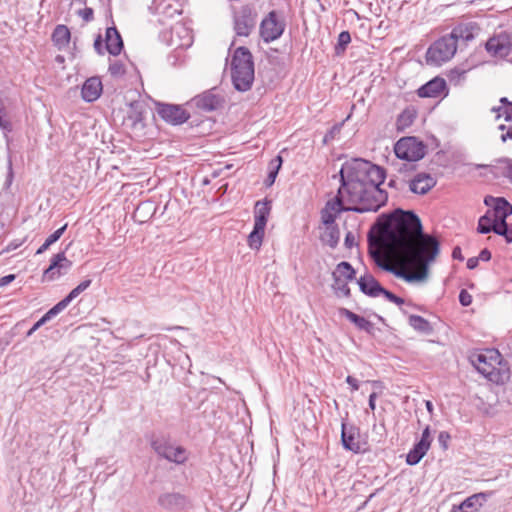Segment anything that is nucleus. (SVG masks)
Returning a JSON list of instances; mask_svg holds the SVG:
<instances>
[{"label": "nucleus", "mask_w": 512, "mask_h": 512, "mask_svg": "<svg viewBox=\"0 0 512 512\" xmlns=\"http://www.w3.org/2000/svg\"><path fill=\"white\" fill-rule=\"evenodd\" d=\"M379 224L386 245L413 271L383 262L379 251L370 249V255L376 264L408 283L425 282L429 276V267L440 252L439 241L423 232L421 220L413 211L396 209L383 216Z\"/></svg>", "instance_id": "f257e3e1"}, {"label": "nucleus", "mask_w": 512, "mask_h": 512, "mask_svg": "<svg viewBox=\"0 0 512 512\" xmlns=\"http://www.w3.org/2000/svg\"><path fill=\"white\" fill-rule=\"evenodd\" d=\"M339 174L341 186L335 202H328L321 212L326 227L335 226L336 214L341 211L375 212L387 202L388 194L380 187L386 178L384 168L355 158L346 161Z\"/></svg>", "instance_id": "f03ea898"}, {"label": "nucleus", "mask_w": 512, "mask_h": 512, "mask_svg": "<svg viewBox=\"0 0 512 512\" xmlns=\"http://www.w3.org/2000/svg\"><path fill=\"white\" fill-rule=\"evenodd\" d=\"M231 78L236 90L246 92L254 82V62L246 47H238L231 59Z\"/></svg>", "instance_id": "7ed1b4c3"}, {"label": "nucleus", "mask_w": 512, "mask_h": 512, "mask_svg": "<svg viewBox=\"0 0 512 512\" xmlns=\"http://www.w3.org/2000/svg\"><path fill=\"white\" fill-rule=\"evenodd\" d=\"M472 365L479 373L492 382L499 380V365L501 363V354L496 349H484L475 352L470 356Z\"/></svg>", "instance_id": "20e7f679"}, {"label": "nucleus", "mask_w": 512, "mask_h": 512, "mask_svg": "<svg viewBox=\"0 0 512 512\" xmlns=\"http://www.w3.org/2000/svg\"><path fill=\"white\" fill-rule=\"evenodd\" d=\"M455 40L445 35L435 41L426 52V62L429 65L440 66L449 61L456 53Z\"/></svg>", "instance_id": "39448f33"}, {"label": "nucleus", "mask_w": 512, "mask_h": 512, "mask_svg": "<svg viewBox=\"0 0 512 512\" xmlns=\"http://www.w3.org/2000/svg\"><path fill=\"white\" fill-rule=\"evenodd\" d=\"M258 13L253 5H242L233 13V29L237 36L248 37L257 23Z\"/></svg>", "instance_id": "423d86ee"}, {"label": "nucleus", "mask_w": 512, "mask_h": 512, "mask_svg": "<svg viewBox=\"0 0 512 512\" xmlns=\"http://www.w3.org/2000/svg\"><path fill=\"white\" fill-rule=\"evenodd\" d=\"M285 28L284 18L279 12L272 10L260 22L259 35L265 43H270L279 39Z\"/></svg>", "instance_id": "0eeeda50"}, {"label": "nucleus", "mask_w": 512, "mask_h": 512, "mask_svg": "<svg viewBox=\"0 0 512 512\" xmlns=\"http://www.w3.org/2000/svg\"><path fill=\"white\" fill-rule=\"evenodd\" d=\"M394 152L399 159L415 162L425 156L426 149L415 137H403L396 142Z\"/></svg>", "instance_id": "6e6552de"}, {"label": "nucleus", "mask_w": 512, "mask_h": 512, "mask_svg": "<svg viewBox=\"0 0 512 512\" xmlns=\"http://www.w3.org/2000/svg\"><path fill=\"white\" fill-rule=\"evenodd\" d=\"M153 450L162 458L170 462L182 464L187 460V451L182 446H175L165 438H156L152 440Z\"/></svg>", "instance_id": "1a4fd4ad"}, {"label": "nucleus", "mask_w": 512, "mask_h": 512, "mask_svg": "<svg viewBox=\"0 0 512 512\" xmlns=\"http://www.w3.org/2000/svg\"><path fill=\"white\" fill-rule=\"evenodd\" d=\"M71 267L72 261L66 257L65 252H59L52 257L49 267L43 273V280H57L66 275Z\"/></svg>", "instance_id": "9d476101"}, {"label": "nucleus", "mask_w": 512, "mask_h": 512, "mask_svg": "<svg viewBox=\"0 0 512 512\" xmlns=\"http://www.w3.org/2000/svg\"><path fill=\"white\" fill-rule=\"evenodd\" d=\"M158 115L172 125H180L190 118V114L179 105L157 103Z\"/></svg>", "instance_id": "9b49d317"}, {"label": "nucleus", "mask_w": 512, "mask_h": 512, "mask_svg": "<svg viewBox=\"0 0 512 512\" xmlns=\"http://www.w3.org/2000/svg\"><path fill=\"white\" fill-rule=\"evenodd\" d=\"M486 50L493 57L503 59L511 54L512 51V42L510 37L505 34H499L497 36L491 37L486 42Z\"/></svg>", "instance_id": "f8f14e48"}, {"label": "nucleus", "mask_w": 512, "mask_h": 512, "mask_svg": "<svg viewBox=\"0 0 512 512\" xmlns=\"http://www.w3.org/2000/svg\"><path fill=\"white\" fill-rule=\"evenodd\" d=\"M484 204L490 207L487 211L492 214L497 223H504V221H506V219L512 214V205L503 197H493L488 195L484 198Z\"/></svg>", "instance_id": "ddd939ff"}, {"label": "nucleus", "mask_w": 512, "mask_h": 512, "mask_svg": "<svg viewBox=\"0 0 512 512\" xmlns=\"http://www.w3.org/2000/svg\"><path fill=\"white\" fill-rule=\"evenodd\" d=\"M159 506L169 512H179L188 507L187 498L176 492H165L159 495L157 500Z\"/></svg>", "instance_id": "4468645a"}, {"label": "nucleus", "mask_w": 512, "mask_h": 512, "mask_svg": "<svg viewBox=\"0 0 512 512\" xmlns=\"http://www.w3.org/2000/svg\"><path fill=\"white\" fill-rule=\"evenodd\" d=\"M359 438L360 432L356 426L342 423L341 442L346 450L353 453H360L362 446Z\"/></svg>", "instance_id": "2eb2a0df"}, {"label": "nucleus", "mask_w": 512, "mask_h": 512, "mask_svg": "<svg viewBox=\"0 0 512 512\" xmlns=\"http://www.w3.org/2000/svg\"><path fill=\"white\" fill-rule=\"evenodd\" d=\"M192 102L197 108L209 112L218 109L222 105L223 99L215 93L214 89H211L195 96Z\"/></svg>", "instance_id": "dca6fc26"}, {"label": "nucleus", "mask_w": 512, "mask_h": 512, "mask_svg": "<svg viewBox=\"0 0 512 512\" xmlns=\"http://www.w3.org/2000/svg\"><path fill=\"white\" fill-rule=\"evenodd\" d=\"M193 36L191 31L183 24H176L171 28L170 45L175 49H185L192 45Z\"/></svg>", "instance_id": "f3484780"}, {"label": "nucleus", "mask_w": 512, "mask_h": 512, "mask_svg": "<svg viewBox=\"0 0 512 512\" xmlns=\"http://www.w3.org/2000/svg\"><path fill=\"white\" fill-rule=\"evenodd\" d=\"M150 10L166 17L181 14L182 5L179 0H153Z\"/></svg>", "instance_id": "a211bd4d"}, {"label": "nucleus", "mask_w": 512, "mask_h": 512, "mask_svg": "<svg viewBox=\"0 0 512 512\" xmlns=\"http://www.w3.org/2000/svg\"><path fill=\"white\" fill-rule=\"evenodd\" d=\"M436 179L428 173H418L411 179L409 189L415 194L424 195L428 193L435 185Z\"/></svg>", "instance_id": "6ab92c4d"}, {"label": "nucleus", "mask_w": 512, "mask_h": 512, "mask_svg": "<svg viewBox=\"0 0 512 512\" xmlns=\"http://www.w3.org/2000/svg\"><path fill=\"white\" fill-rule=\"evenodd\" d=\"M102 89L103 86L100 78L96 76L90 77L84 82L82 86V98L86 102H94L101 96Z\"/></svg>", "instance_id": "aec40b11"}, {"label": "nucleus", "mask_w": 512, "mask_h": 512, "mask_svg": "<svg viewBox=\"0 0 512 512\" xmlns=\"http://www.w3.org/2000/svg\"><path fill=\"white\" fill-rule=\"evenodd\" d=\"M446 88L447 85L445 80L436 77L427 82L425 85L421 86L418 89V95L420 97L436 98L443 95L445 93Z\"/></svg>", "instance_id": "412c9836"}, {"label": "nucleus", "mask_w": 512, "mask_h": 512, "mask_svg": "<svg viewBox=\"0 0 512 512\" xmlns=\"http://www.w3.org/2000/svg\"><path fill=\"white\" fill-rule=\"evenodd\" d=\"M123 49V41L115 27H108L105 33V50L114 56L120 54Z\"/></svg>", "instance_id": "4be33fe9"}, {"label": "nucleus", "mask_w": 512, "mask_h": 512, "mask_svg": "<svg viewBox=\"0 0 512 512\" xmlns=\"http://www.w3.org/2000/svg\"><path fill=\"white\" fill-rule=\"evenodd\" d=\"M357 283L362 293L370 297H378L381 294L382 286L371 274L361 276Z\"/></svg>", "instance_id": "5701e85b"}, {"label": "nucleus", "mask_w": 512, "mask_h": 512, "mask_svg": "<svg viewBox=\"0 0 512 512\" xmlns=\"http://www.w3.org/2000/svg\"><path fill=\"white\" fill-rule=\"evenodd\" d=\"M339 313H340L341 316H344L350 322L355 324V326L358 329L366 331L368 333H372V331L374 329V325H373L372 322H370L366 318H364L362 316H359V315L355 314L354 312H352V311H350V310H348L346 308H341L339 310Z\"/></svg>", "instance_id": "b1692460"}, {"label": "nucleus", "mask_w": 512, "mask_h": 512, "mask_svg": "<svg viewBox=\"0 0 512 512\" xmlns=\"http://www.w3.org/2000/svg\"><path fill=\"white\" fill-rule=\"evenodd\" d=\"M490 495L491 492H480L466 498L462 502L465 512H478Z\"/></svg>", "instance_id": "393cba45"}, {"label": "nucleus", "mask_w": 512, "mask_h": 512, "mask_svg": "<svg viewBox=\"0 0 512 512\" xmlns=\"http://www.w3.org/2000/svg\"><path fill=\"white\" fill-rule=\"evenodd\" d=\"M90 285V279L82 281L79 285L72 289L66 297H64L55 305L57 310L59 312H62L76 297H78L82 292H84Z\"/></svg>", "instance_id": "a878e982"}, {"label": "nucleus", "mask_w": 512, "mask_h": 512, "mask_svg": "<svg viewBox=\"0 0 512 512\" xmlns=\"http://www.w3.org/2000/svg\"><path fill=\"white\" fill-rule=\"evenodd\" d=\"M90 285V279L82 281L79 285L72 289L66 297H64L55 305L57 310L59 312H62L76 297H78L82 292H84Z\"/></svg>", "instance_id": "bb28decb"}, {"label": "nucleus", "mask_w": 512, "mask_h": 512, "mask_svg": "<svg viewBox=\"0 0 512 512\" xmlns=\"http://www.w3.org/2000/svg\"><path fill=\"white\" fill-rule=\"evenodd\" d=\"M270 210L271 207L269 201H257L254 210V224L259 227H266Z\"/></svg>", "instance_id": "cd10ccee"}, {"label": "nucleus", "mask_w": 512, "mask_h": 512, "mask_svg": "<svg viewBox=\"0 0 512 512\" xmlns=\"http://www.w3.org/2000/svg\"><path fill=\"white\" fill-rule=\"evenodd\" d=\"M504 123L498 125V129L503 133L500 136L502 142L512 139V105L503 110Z\"/></svg>", "instance_id": "c85d7f7f"}, {"label": "nucleus", "mask_w": 512, "mask_h": 512, "mask_svg": "<svg viewBox=\"0 0 512 512\" xmlns=\"http://www.w3.org/2000/svg\"><path fill=\"white\" fill-rule=\"evenodd\" d=\"M429 446H427L424 443L417 442L413 448L408 452L406 456V462L409 465H416L418 464L421 459L426 455V453L429 450Z\"/></svg>", "instance_id": "c756f323"}, {"label": "nucleus", "mask_w": 512, "mask_h": 512, "mask_svg": "<svg viewBox=\"0 0 512 512\" xmlns=\"http://www.w3.org/2000/svg\"><path fill=\"white\" fill-rule=\"evenodd\" d=\"M355 270L349 262H340L332 273V278H340L343 281H351L355 278Z\"/></svg>", "instance_id": "7c9ffc66"}, {"label": "nucleus", "mask_w": 512, "mask_h": 512, "mask_svg": "<svg viewBox=\"0 0 512 512\" xmlns=\"http://www.w3.org/2000/svg\"><path fill=\"white\" fill-rule=\"evenodd\" d=\"M70 31L65 25H57L52 34L54 44L62 49L68 45L70 41Z\"/></svg>", "instance_id": "2f4dec72"}, {"label": "nucleus", "mask_w": 512, "mask_h": 512, "mask_svg": "<svg viewBox=\"0 0 512 512\" xmlns=\"http://www.w3.org/2000/svg\"><path fill=\"white\" fill-rule=\"evenodd\" d=\"M498 225L496 219L492 216V214L487 211L483 216H481L478 220L477 231L481 234H488L494 231L495 227Z\"/></svg>", "instance_id": "473e14b6"}, {"label": "nucleus", "mask_w": 512, "mask_h": 512, "mask_svg": "<svg viewBox=\"0 0 512 512\" xmlns=\"http://www.w3.org/2000/svg\"><path fill=\"white\" fill-rule=\"evenodd\" d=\"M265 233V227L254 224L253 231L248 236V244L250 248L258 250L261 247L263 237Z\"/></svg>", "instance_id": "72a5a7b5"}, {"label": "nucleus", "mask_w": 512, "mask_h": 512, "mask_svg": "<svg viewBox=\"0 0 512 512\" xmlns=\"http://www.w3.org/2000/svg\"><path fill=\"white\" fill-rule=\"evenodd\" d=\"M143 105L140 102H132L130 104V111L128 114V120L132 122L133 126H136L137 124L141 123L143 121Z\"/></svg>", "instance_id": "f704fd0d"}, {"label": "nucleus", "mask_w": 512, "mask_h": 512, "mask_svg": "<svg viewBox=\"0 0 512 512\" xmlns=\"http://www.w3.org/2000/svg\"><path fill=\"white\" fill-rule=\"evenodd\" d=\"M60 312L57 310L55 306H53L50 310H48L27 332L26 336L30 337L33 333L38 330L42 325H44L47 321L51 320L53 317L58 315Z\"/></svg>", "instance_id": "c9c22d12"}, {"label": "nucleus", "mask_w": 512, "mask_h": 512, "mask_svg": "<svg viewBox=\"0 0 512 512\" xmlns=\"http://www.w3.org/2000/svg\"><path fill=\"white\" fill-rule=\"evenodd\" d=\"M281 165H282V157L281 156H276L275 158H273L270 161L269 173H268V177L266 180L268 186L272 185L275 182V179L277 177L279 169L281 168Z\"/></svg>", "instance_id": "e433bc0d"}, {"label": "nucleus", "mask_w": 512, "mask_h": 512, "mask_svg": "<svg viewBox=\"0 0 512 512\" xmlns=\"http://www.w3.org/2000/svg\"><path fill=\"white\" fill-rule=\"evenodd\" d=\"M409 325L415 330L424 333L428 332L431 328L430 323L425 318L418 315H411L409 317Z\"/></svg>", "instance_id": "4c0bfd02"}, {"label": "nucleus", "mask_w": 512, "mask_h": 512, "mask_svg": "<svg viewBox=\"0 0 512 512\" xmlns=\"http://www.w3.org/2000/svg\"><path fill=\"white\" fill-rule=\"evenodd\" d=\"M449 37H452L453 40H455V44L457 45L458 39H464V40H470L473 38L472 33L468 30L467 27L459 25L453 28L450 34H448Z\"/></svg>", "instance_id": "58836bf2"}, {"label": "nucleus", "mask_w": 512, "mask_h": 512, "mask_svg": "<svg viewBox=\"0 0 512 512\" xmlns=\"http://www.w3.org/2000/svg\"><path fill=\"white\" fill-rule=\"evenodd\" d=\"M348 282L349 281H343L340 278H333L332 288L336 295L343 297L350 296V288L348 287Z\"/></svg>", "instance_id": "ea45409f"}, {"label": "nucleus", "mask_w": 512, "mask_h": 512, "mask_svg": "<svg viewBox=\"0 0 512 512\" xmlns=\"http://www.w3.org/2000/svg\"><path fill=\"white\" fill-rule=\"evenodd\" d=\"M326 241L331 247H335L339 241V229L335 226L326 227Z\"/></svg>", "instance_id": "a19ab883"}, {"label": "nucleus", "mask_w": 512, "mask_h": 512, "mask_svg": "<svg viewBox=\"0 0 512 512\" xmlns=\"http://www.w3.org/2000/svg\"><path fill=\"white\" fill-rule=\"evenodd\" d=\"M493 232L496 233L497 235L505 237L507 242H512V228L508 227L506 221H504V223L499 222Z\"/></svg>", "instance_id": "79ce46f5"}, {"label": "nucleus", "mask_w": 512, "mask_h": 512, "mask_svg": "<svg viewBox=\"0 0 512 512\" xmlns=\"http://www.w3.org/2000/svg\"><path fill=\"white\" fill-rule=\"evenodd\" d=\"M499 164H501L500 169L503 176L510 179L512 182V160L508 158L500 159Z\"/></svg>", "instance_id": "37998d69"}, {"label": "nucleus", "mask_w": 512, "mask_h": 512, "mask_svg": "<svg viewBox=\"0 0 512 512\" xmlns=\"http://www.w3.org/2000/svg\"><path fill=\"white\" fill-rule=\"evenodd\" d=\"M413 119V114L410 111L406 110L399 115L397 123L399 126H407L413 122Z\"/></svg>", "instance_id": "c03bdc74"}, {"label": "nucleus", "mask_w": 512, "mask_h": 512, "mask_svg": "<svg viewBox=\"0 0 512 512\" xmlns=\"http://www.w3.org/2000/svg\"><path fill=\"white\" fill-rule=\"evenodd\" d=\"M380 295H383L388 301L395 303L396 305H402L404 303V299L384 288H382Z\"/></svg>", "instance_id": "a18cd8bd"}, {"label": "nucleus", "mask_w": 512, "mask_h": 512, "mask_svg": "<svg viewBox=\"0 0 512 512\" xmlns=\"http://www.w3.org/2000/svg\"><path fill=\"white\" fill-rule=\"evenodd\" d=\"M350 41V33L348 31H342L338 36V46L336 47V49L341 48L342 50H344L346 46L350 43Z\"/></svg>", "instance_id": "49530a36"}, {"label": "nucleus", "mask_w": 512, "mask_h": 512, "mask_svg": "<svg viewBox=\"0 0 512 512\" xmlns=\"http://www.w3.org/2000/svg\"><path fill=\"white\" fill-rule=\"evenodd\" d=\"M109 72L113 76H121L125 73V69L122 63L115 61L109 65Z\"/></svg>", "instance_id": "de8ad7c7"}, {"label": "nucleus", "mask_w": 512, "mask_h": 512, "mask_svg": "<svg viewBox=\"0 0 512 512\" xmlns=\"http://www.w3.org/2000/svg\"><path fill=\"white\" fill-rule=\"evenodd\" d=\"M4 113H5V108L1 104V107H0V128L2 130H4L5 132H11V130H12L11 122L9 120L3 118V114Z\"/></svg>", "instance_id": "09e8293b"}, {"label": "nucleus", "mask_w": 512, "mask_h": 512, "mask_svg": "<svg viewBox=\"0 0 512 512\" xmlns=\"http://www.w3.org/2000/svg\"><path fill=\"white\" fill-rule=\"evenodd\" d=\"M4 113H5V108L1 104V107H0V128L2 130H4L5 132H11V130H12L11 122L9 120L3 118V114Z\"/></svg>", "instance_id": "8fccbe9b"}, {"label": "nucleus", "mask_w": 512, "mask_h": 512, "mask_svg": "<svg viewBox=\"0 0 512 512\" xmlns=\"http://www.w3.org/2000/svg\"><path fill=\"white\" fill-rule=\"evenodd\" d=\"M67 228V224L63 225L61 228L54 231L49 237L46 239L50 245L54 244L56 241L60 239V237L63 235L64 231Z\"/></svg>", "instance_id": "3c124183"}, {"label": "nucleus", "mask_w": 512, "mask_h": 512, "mask_svg": "<svg viewBox=\"0 0 512 512\" xmlns=\"http://www.w3.org/2000/svg\"><path fill=\"white\" fill-rule=\"evenodd\" d=\"M500 102L504 105V107H498V108L494 107L492 109L493 112L497 113V118L498 119H500V118H502V116H504L503 115V110L510 108V106L512 105V102L509 101L506 97L501 98Z\"/></svg>", "instance_id": "603ef678"}, {"label": "nucleus", "mask_w": 512, "mask_h": 512, "mask_svg": "<svg viewBox=\"0 0 512 512\" xmlns=\"http://www.w3.org/2000/svg\"><path fill=\"white\" fill-rule=\"evenodd\" d=\"M459 302L462 306H469L472 303V296L465 289H462L459 293Z\"/></svg>", "instance_id": "864d4df0"}, {"label": "nucleus", "mask_w": 512, "mask_h": 512, "mask_svg": "<svg viewBox=\"0 0 512 512\" xmlns=\"http://www.w3.org/2000/svg\"><path fill=\"white\" fill-rule=\"evenodd\" d=\"M419 442L424 443L429 447L431 446L432 436H431V431H430L429 426H426L425 429L423 430Z\"/></svg>", "instance_id": "5fc2aeb1"}, {"label": "nucleus", "mask_w": 512, "mask_h": 512, "mask_svg": "<svg viewBox=\"0 0 512 512\" xmlns=\"http://www.w3.org/2000/svg\"><path fill=\"white\" fill-rule=\"evenodd\" d=\"M450 440V435L446 431H441L438 435V442L440 446L445 450L448 448V442Z\"/></svg>", "instance_id": "6e6d98bb"}, {"label": "nucleus", "mask_w": 512, "mask_h": 512, "mask_svg": "<svg viewBox=\"0 0 512 512\" xmlns=\"http://www.w3.org/2000/svg\"><path fill=\"white\" fill-rule=\"evenodd\" d=\"M93 14V9L88 7L79 11V15L86 22H90L93 20Z\"/></svg>", "instance_id": "4d7b16f0"}, {"label": "nucleus", "mask_w": 512, "mask_h": 512, "mask_svg": "<svg viewBox=\"0 0 512 512\" xmlns=\"http://www.w3.org/2000/svg\"><path fill=\"white\" fill-rule=\"evenodd\" d=\"M15 278H16V276L14 274H9V275L1 277L0 278V287H4V286L10 284L12 281H14Z\"/></svg>", "instance_id": "13d9d810"}, {"label": "nucleus", "mask_w": 512, "mask_h": 512, "mask_svg": "<svg viewBox=\"0 0 512 512\" xmlns=\"http://www.w3.org/2000/svg\"><path fill=\"white\" fill-rule=\"evenodd\" d=\"M94 48L98 54H100V55L104 54V50H103V46H102V39H101L100 35L94 41Z\"/></svg>", "instance_id": "bf43d9fd"}, {"label": "nucleus", "mask_w": 512, "mask_h": 512, "mask_svg": "<svg viewBox=\"0 0 512 512\" xmlns=\"http://www.w3.org/2000/svg\"><path fill=\"white\" fill-rule=\"evenodd\" d=\"M346 382L351 386L352 390L353 391H356L359 389V383H358V380L355 379L354 377L352 376H347L346 378Z\"/></svg>", "instance_id": "052dcab7"}, {"label": "nucleus", "mask_w": 512, "mask_h": 512, "mask_svg": "<svg viewBox=\"0 0 512 512\" xmlns=\"http://www.w3.org/2000/svg\"><path fill=\"white\" fill-rule=\"evenodd\" d=\"M477 258L482 261H489L491 259V252L485 248L479 253Z\"/></svg>", "instance_id": "680f3d73"}, {"label": "nucleus", "mask_w": 512, "mask_h": 512, "mask_svg": "<svg viewBox=\"0 0 512 512\" xmlns=\"http://www.w3.org/2000/svg\"><path fill=\"white\" fill-rule=\"evenodd\" d=\"M354 244H355V237L351 232H348L345 237V245L350 248Z\"/></svg>", "instance_id": "e2e57ef3"}, {"label": "nucleus", "mask_w": 512, "mask_h": 512, "mask_svg": "<svg viewBox=\"0 0 512 512\" xmlns=\"http://www.w3.org/2000/svg\"><path fill=\"white\" fill-rule=\"evenodd\" d=\"M478 263H479V258L471 257L467 260V268L475 269L478 266Z\"/></svg>", "instance_id": "0e129e2a"}, {"label": "nucleus", "mask_w": 512, "mask_h": 512, "mask_svg": "<svg viewBox=\"0 0 512 512\" xmlns=\"http://www.w3.org/2000/svg\"><path fill=\"white\" fill-rule=\"evenodd\" d=\"M376 398H377V394L375 392L371 393L370 396H369V408L371 410H375V407H376Z\"/></svg>", "instance_id": "69168bd1"}, {"label": "nucleus", "mask_w": 512, "mask_h": 512, "mask_svg": "<svg viewBox=\"0 0 512 512\" xmlns=\"http://www.w3.org/2000/svg\"><path fill=\"white\" fill-rule=\"evenodd\" d=\"M452 257L454 259H458L460 261H462L464 258L462 256V253H461V249L459 247H455L452 251Z\"/></svg>", "instance_id": "338daca9"}, {"label": "nucleus", "mask_w": 512, "mask_h": 512, "mask_svg": "<svg viewBox=\"0 0 512 512\" xmlns=\"http://www.w3.org/2000/svg\"><path fill=\"white\" fill-rule=\"evenodd\" d=\"M450 512H465L462 503L460 505H454Z\"/></svg>", "instance_id": "774afa93"}]
</instances>
